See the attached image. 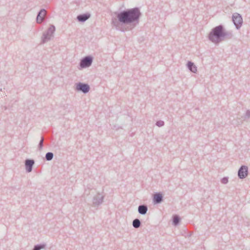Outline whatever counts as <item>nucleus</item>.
Returning a JSON list of instances; mask_svg holds the SVG:
<instances>
[{"instance_id":"obj_4","label":"nucleus","mask_w":250,"mask_h":250,"mask_svg":"<svg viewBox=\"0 0 250 250\" xmlns=\"http://www.w3.org/2000/svg\"><path fill=\"white\" fill-rule=\"evenodd\" d=\"M93 58L91 56H87L82 58L79 63V65L82 68L89 67L93 62Z\"/></svg>"},{"instance_id":"obj_7","label":"nucleus","mask_w":250,"mask_h":250,"mask_svg":"<svg viewBox=\"0 0 250 250\" xmlns=\"http://www.w3.org/2000/svg\"><path fill=\"white\" fill-rule=\"evenodd\" d=\"M248 175V167L246 166H242L238 171V176L239 178L243 179L245 178Z\"/></svg>"},{"instance_id":"obj_15","label":"nucleus","mask_w":250,"mask_h":250,"mask_svg":"<svg viewBox=\"0 0 250 250\" xmlns=\"http://www.w3.org/2000/svg\"><path fill=\"white\" fill-rule=\"evenodd\" d=\"M181 218L178 215H174L172 216V224L176 226L180 223Z\"/></svg>"},{"instance_id":"obj_2","label":"nucleus","mask_w":250,"mask_h":250,"mask_svg":"<svg viewBox=\"0 0 250 250\" xmlns=\"http://www.w3.org/2000/svg\"><path fill=\"white\" fill-rule=\"evenodd\" d=\"M233 37L232 33L226 31L222 24L213 28L208 35V40L215 44H218L223 41L230 40Z\"/></svg>"},{"instance_id":"obj_13","label":"nucleus","mask_w":250,"mask_h":250,"mask_svg":"<svg viewBox=\"0 0 250 250\" xmlns=\"http://www.w3.org/2000/svg\"><path fill=\"white\" fill-rule=\"evenodd\" d=\"M148 210V207L146 205L143 204L139 205L138 208V211L141 215H145Z\"/></svg>"},{"instance_id":"obj_14","label":"nucleus","mask_w":250,"mask_h":250,"mask_svg":"<svg viewBox=\"0 0 250 250\" xmlns=\"http://www.w3.org/2000/svg\"><path fill=\"white\" fill-rule=\"evenodd\" d=\"M187 66L189 70L191 72L194 73H196L197 72V67L193 62L191 61H188L187 63Z\"/></svg>"},{"instance_id":"obj_9","label":"nucleus","mask_w":250,"mask_h":250,"mask_svg":"<svg viewBox=\"0 0 250 250\" xmlns=\"http://www.w3.org/2000/svg\"><path fill=\"white\" fill-rule=\"evenodd\" d=\"M35 161L33 159H27L25 161V167L26 171L28 173L32 171Z\"/></svg>"},{"instance_id":"obj_10","label":"nucleus","mask_w":250,"mask_h":250,"mask_svg":"<svg viewBox=\"0 0 250 250\" xmlns=\"http://www.w3.org/2000/svg\"><path fill=\"white\" fill-rule=\"evenodd\" d=\"M163 201V195L161 192H156L153 195V203L154 204H158Z\"/></svg>"},{"instance_id":"obj_3","label":"nucleus","mask_w":250,"mask_h":250,"mask_svg":"<svg viewBox=\"0 0 250 250\" xmlns=\"http://www.w3.org/2000/svg\"><path fill=\"white\" fill-rule=\"evenodd\" d=\"M232 21L237 29H239L243 24V19L241 15L238 13H234L232 16Z\"/></svg>"},{"instance_id":"obj_5","label":"nucleus","mask_w":250,"mask_h":250,"mask_svg":"<svg viewBox=\"0 0 250 250\" xmlns=\"http://www.w3.org/2000/svg\"><path fill=\"white\" fill-rule=\"evenodd\" d=\"M55 31V27L53 25H51L46 32L43 34L42 41L44 43L50 39V37Z\"/></svg>"},{"instance_id":"obj_18","label":"nucleus","mask_w":250,"mask_h":250,"mask_svg":"<svg viewBox=\"0 0 250 250\" xmlns=\"http://www.w3.org/2000/svg\"><path fill=\"white\" fill-rule=\"evenodd\" d=\"M54 157V154L51 152H47L45 154V160L50 161L52 160Z\"/></svg>"},{"instance_id":"obj_16","label":"nucleus","mask_w":250,"mask_h":250,"mask_svg":"<svg viewBox=\"0 0 250 250\" xmlns=\"http://www.w3.org/2000/svg\"><path fill=\"white\" fill-rule=\"evenodd\" d=\"M132 226L135 229L140 228L141 226V222L140 220L138 218H136L133 220L132 222Z\"/></svg>"},{"instance_id":"obj_12","label":"nucleus","mask_w":250,"mask_h":250,"mask_svg":"<svg viewBox=\"0 0 250 250\" xmlns=\"http://www.w3.org/2000/svg\"><path fill=\"white\" fill-rule=\"evenodd\" d=\"M91 16V15L89 13H86L83 14H80L77 16V20L82 22H84L86 20H87Z\"/></svg>"},{"instance_id":"obj_21","label":"nucleus","mask_w":250,"mask_h":250,"mask_svg":"<svg viewBox=\"0 0 250 250\" xmlns=\"http://www.w3.org/2000/svg\"><path fill=\"white\" fill-rule=\"evenodd\" d=\"M164 122L162 120H159L156 122V125L159 127H161L164 125Z\"/></svg>"},{"instance_id":"obj_11","label":"nucleus","mask_w":250,"mask_h":250,"mask_svg":"<svg viewBox=\"0 0 250 250\" xmlns=\"http://www.w3.org/2000/svg\"><path fill=\"white\" fill-rule=\"evenodd\" d=\"M46 10L44 9H42L38 13L37 16V22L38 23H42L44 20V16H45Z\"/></svg>"},{"instance_id":"obj_1","label":"nucleus","mask_w":250,"mask_h":250,"mask_svg":"<svg viewBox=\"0 0 250 250\" xmlns=\"http://www.w3.org/2000/svg\"><path fill=\"white\" fill-rule=\"evenodd\" d=\"M117 19H112L111 24L116 30L124 32L121 24L131 25L133 27L139 23L142 13L139 7L127 9L119 12H115Z\"/></svg>"},{"instance_id":"obj_19","label":"nucleus","mask_w":250,"mask_h":250,"mask_svg":"<svg viewBox=\"0 0 250 250\" xmlns=\"http://www.w3.org/2000/svg\"><path fill=\"white\" fill-rule=\"evenodd\" d=\"M43 141H44V138L43 137H42L41 138V139L38 144V149L40 150V151H41L43 148Z\"/></svg>"},{"instance_id":"obj_8","label":"nucleus","mask_w":250,"mask_h":250,"mask_svg":"<svg viewBox=\"0 0 250 250\" xmlns=\"http://www.w3.org/2000/svg\"><path fill=\"white\" fill-rule=\"evenodd\" d=\"M104 199V196L101 195L100 193L94 196L92 199V204L94 207L101 205Z\"/></svg>"},{"instance_id":"obj_6","label":"nucleus","mask_w":250,"mask_h":250,"mask_svg":"<svg viewBox=\"0 0 250 250\" xmlns=\"http://www.w3.org/2000/svg\"><path fill=\"white\" fill-rule=\"evenodd\" d=\"M76 90L82 92L84 94L87 93L90 90V86L87 83L79 82L76 84Z\"/></svg>"},{"instance_id":"obj_17","label":"nucleus","mask_w":250,"mask_h":250,"mask_svg":"<svg viewBox=\"0 0 250 250\" xmlns=\"http://www.w3.org/2000/svg\"><path fill=\"white\" fill-rule=\"evenodd\" d=\"M46 246V244L44 243L37 244L34 246L32 250H41L44 249Z\"/></svg>"},{"instance_id":"obj_20","label":"nucleus","mask_w":250,"mask_h":250,"mask_svg":"<svg viewBox=\"0 0 250 250\" xmlns=\"http://www.w3.org/2000/svg\"><path fill=\"white\" fill-rule=\"evenodd\" d=\"M242 118H243V120H246L250 118V110H247L245 114L242 116Z\"/></svg>"},{"instance_id":"obj_22","label":"nucleus","mask_w":250,"mask_h":250,"mask_svg":"<svg viewBox=\"0 0 250 250\" xmlns=\"http://www.w3.org/2000/svg\"><path fill=\"white\" fill-rule=\"evenodd\" d=\"M221 182L223 184H226L228 183V178L227 177H223L221 180Z\"/></svg>"}]
</instances>
